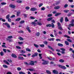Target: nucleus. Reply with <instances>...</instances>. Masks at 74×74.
<instances>
[{
	"label": "nucleus",
	"mask_w": 74,
	"mask_h": 74,
	"mask_svg": "<svg viewBox=\"0 0 74 74\" xmlns=\"http://www.w3.org/2000/svg\"><path fill=\"white\" fill-rule=\"evenodd\" d=\"M23 15L24 16L25 18H26L27 16L28 15L26 14H24Z\"/></svg>",
	"instance_id": "864d4df0"
},
{
	"label": "nucleus",
	"mask_w": 74,
	"mask_h": 74,
	"mask_svg": "<svg viewBox=\"0 0 74 74\" xmlns=\"http://www.w3.org/2000/svg\"><path fill=\"white\" fill-rule=\"evenodd\" d=\"M17 70H18V71H20V70H21V68L18 67L17 68Z\"/></svg>",
	"instance_id": "13d9d810"
},
{
	"label": "nucleus",
	"mask_w": 74,
	"mask_h": 74,
	"mask_svg": "<svg viewBox=\"0 0 74 74\" xmlns=\"http://www.w3.org/2000/svg\"><path fill=\"white\" fill-rule=\"evenodd\" d=\"M65 43L66 45H69V43L67 41H65Z\"/></svg>",
	"instance_id": "aec40b11"
},
{
	"label": "nucleus",
	"mask_w": 74,
	"mask_h": 74,
	"mask_svg": "<svg viewBox=\"0 0 74 74\" xmlns=\"http://www.w3.org/2000/svg\"><path fill=\"white\" fill-rule=\"evenodd\" d=\"M34 62L32 61L29 64V65H31V66H34Z\"/></svg>",
	"instance_id": "6e6552de"
},
{
	"label": "nucleus",
	"mask_w": 74,
	"mask_h": 74,
	"mask_svg": "<svg viewBox=\"0 0 74 74\" xmlns=\"http://www.w3.org/2000/svg\"><path fill=\"white\" fill-rule=\"evenodd\" d=\"M70 11V10H64V12H65V13H67Z\"/></svg>",
	"instance_id": "4be33fe9"
},
{
	"label": "nucleus",
	"mask_w": 74,
	"mask_h": 74,
	"mask_svg": "<svg viewBox=\"0 0 74 74\" xmlns=\"http://www.w3.org/2000/svg\"><path fill=\"white\" fill-rule=\"evenodd\" d=\"M30 18L31 19H35V18L32 16H31L30 17Z\"/></svg>",
	"instance_id": "69168bd1"
},
{
	"label": "nucleus",
	"mask_w": 74,
	"mask_h": 74,
	"mask_svg": "<svg viewBox=\"0 0 74 74\" xmlns=\"http://www.w3.org/2000/svg\"><path fill=\"white\" fill-rule=\"evenodd\" d=\"M45 10V8L44 7H43L41 8V10L42 11H44Z\"/></svg>",
	"instance_id": "603ef678"
},
{
	"label": "nucleus",
	"mask_w": 74,
	"mask_h": 74,
	"mask_svg": "<svg viewBox=\"0 0 74 74\" xmlns=\"http://www.w3.org/2000/svg\"><path fill=\"white\" fill-rule=\"evenodd\" d=\"M39 46H40V47H42V48H44V44H42V45H39Z\"/></svg>",
	"instance_id": "4c0bfd02"
},
{
	"label": "nucleus",
	"mask_w": 74,
	"mask_h": 74,
	"mask_svg": "<svg viewBox=\"0 0 74 74\" xmlns=\"http://www.w3.org/2000/svg\"><path fill=\"white\" fill-rule=\"evenodd\" d=\"M3 67H4V68H8V66L6 65H3Z\"/></svg>",
	"instance_id": "2f4dec72"
},
{
	"label": "nucleus",
	"mask_w": 74,
	"mask_h": 74,
	"mask_svg": "<svg viewBox=\"0 0 74 74\" xmlns=\"http://www.w3.org/2000/svg\"><path fill=\"white\" fill-rule=\"evenodd\" d=\"M24 64H25V65H27V66H28V65H29V64H28V63L26 62H24Z\"/></svg>",
	"instance_id": "37998d69"
},
{
	"label": "nucleus",
	"mask_w": 74,
	"mask_h": 74,
	"mask_svg": "<svg viewBox=\"0 0 74 74\" xmlns=\"http://www.w3.org/2000/svg\"><path fill=\"white\" fill-rule=\"evenodd\" d=\"M18 59L20 60H24V59H25V58H24L23 57L20 56L18 57Z\"/></svg>",
	"instance_id": "f8f14e48"
},
{
	"label": "nucleus",
	"mask_w": 74,
	"mask_h": 74,
	"mask_svg": "<svg viewBox=\"0 0 74 74\" xmlns=\"http://www.w3.org/2000/svg\"><path fill=\"white\" fill-rule=\"evenodd\" d=\"M54 34L56 37L57 36H58V35L57 34V33L56 32V31L55 30H54Z\"/></svg>",
	"instance_id": "ddd939ff"
},
{
	"label": "nucleus",
	"mask_w": 74,
	"mask_h": 74,
	"mask_svg": "<svg viewBox=\"0 0 74 74\" xmlns=\"http://www.w3.org/2000/svg\"><path fill=\"white\" fill-rule=\"evenodd\" d=\"M42 61H43V62L42 63V64L43 65L48 64V61L46 60H45L44 59H42Z\"/></svg>",
	"instance_id": "f03ea898"
},
{
	"label": "nucleus",
	"mask_w": 74,
	"mask_h": 74,
	"mask_svg": "<svg viewBox=\"0 0 74 74\" xmlns=\"http://www.w3.org/2000/svg\"><path fill=\"white\" fill-rule=\"evenodd\" d=\"M61 15V13H58L55 15V16H58V15Z\"/></svg>",
	"instance_id": "6ab92c4d"
},
{
	"label": "nucleus",
	"mask_w": 74,
	"mask_h": 74,
	"mask_svg": "<svg viewBox=\"0 0 74 74\" xmlns=\"http://www.w3.org/2000/svg\"><path fill=\"white\" fill-rule=\"evenodd\" d=\"M60 7V6H57L56 7H55L54 8V9L55 10H58L59 9Z\"/></svg>",
	"instance_id": "1a4fd4ad"
},
{
	"label": "nucleus",
	"mask_w": 74,
	"mask_h": 74,
	"mask_svg": "<svg viewBox=\"0 0 74 74\" xmlns=\"http://www.w3.org/2000/svg\"><path fill=\"white\" fill-rule=\"evenodd\" d=\"M63 36H64L65 37H66V38H70V37L68 36H67V35H65Z\"/></svg>",
	"instance_id": "b1692460"
},
{
	"label": "nucleus",
	"mask_w": 74,
	"mask_h": 74,
	"mask_svg": "<svg viewBox=\"0 0 74 74\" xmlns=\"http://www.w3.org/2000/svg\"><path fill=\"white\" fill-rule=\"evenodd\" d=\"M18 43L19 44H20V45H22V44H23V43L22 42H18Z\"/></svg>",
	"instance_id": "49530a36"
},
{
	"label": "nucleus",
	"mask_w": 74,
	"mask_h": 74,
	"mask_svg": "<svg viewBox=\"0 0 74 74\" xmlns=\"http://www.w3.org/2000/svg\"><path fill=\"white\" fill-rule=\"evenodd\" d=\"M37 24H38V25H39L40 26L42 25V24H41V23L38 22L37 23Z\"/></svg>",
	"instance_id": "4d7b16f0"
},
{
	"label": "nucleus",
	"mask_w": 74,
	"mask_h": 74,
	"mask_svg": "<svg viewBox=\"0 0 74 74\" xmlns=\"http://www.w3.org/2000/svg\"><path fill=\"white\" fill-rule=\"evenodd\" d=\"M12 57H13V58H17V56H16V55H15L14 54H12Z\"/></svg>",
	"instance_id": "2eb2a0df"
},
{
	"label": "nucleus",
	"mask_w": 74,
	"mask_h": 74,
	"mask_svg": "<svg viewBox=\"0 0 74 74\" xmlns=\"http://www.w3.org/2000/svg\"><path fill=\"white\" fill-rule=\"evenodd\" d=\"M53 74H58V71L56 70H54L53 71Z\"/></svg>",
	"instance_id": "0eeeda50"
},
{
	"label": "nucleus",
	"mask_w": 74,
	"mask_h": 74,
	"mask_svg": "<svg viewBox=\"0 0 74 74\" xmlns=\"http://www.w3.org/2000/svg\"><path fill=\"white\" fill-rule=\"evenodd\" d=\"M59 61L60 62H61V63H63V62H64V61L63 59L60 60H59Z\"/></svg>",
	"instance_id": "f704fd0d"
},
{
	"label": "nucleus",
	"mask_w": 74,
	"mask_h": 74,
	"mask_svg": "<svg viewBox=\"0 0 74 74\" xmlns=\"http://www.w3.org/2000/svg\"><path fill=\"white\" fill-rule=\"evenodd\" d=\"M40 34L39 32H38L36 34L37 36H40Z\"/></svg>",
	"instance_id": "bf43d9fd"
},
{
	"label": "nucleus",
	"mask_w": 74,
	"mask_h": 74,
	"mask_svg": "<svg viewBox=\"0 0 74 74\" xmlns=\"http://www.w3.org/2000/svg\"><path fill=\"white\" fill-rule=\"evenodd\" d=\"M71 15H72V13H68L67 16H71Z\"/></svg>",
	"instance_id": "58836bf2"
},
{
	"label": "nucleus",
	"mask_w": 74,
	"mask_h": 74,
	"mask_svg": "<svg viewBox=\"0 0 74 74\" xmlns=\"http://www.w3.org/2000/svg\"><path fill=\"white\" fill-rule=\"evenodd\" d=\"M34 47H36V48H38V47H39L38 45H36L35 44H34Z\"/></svg>",
	"instance_id": "72a5a7b5"
},
{
	"label": "nucleus",
	"mask_w": 74,
	"mask_h": 74,
	"mask_svg": "<svg viewBox=\"0 0 74 74\" xmlns=\"http://www.w3.org/2000/svg\"><path fill=\"white\" fill-rule=\"evenodd\" d=\"M9 7L12 8H15V6L12 4L10 5H9Z\"/></svg>",
	"instance_id": "423d86ee"
},
{
	"label": "nucleus",
	"mask_w": 74,
	"mask_h": 74,
	"mask_svg": "<svg viewBox=\"0 0 74 74\" xmlns=\"http://www.w3.org/2000/svg\"><path fill=\"white\" fill-rule=\"evenodd\" d=\"M6 18L7 19H9L10 18V15L8 14L7 16H6Z\"/></svg>",
	"instance_id": "c85d7f7f"
},
{
	"label": "nucleus",
	"mask_w": 74,
	"mask_h": 74,
	"mask_svg": "<svg viewBox=\"0 0 74 74\" xmlns=\"http://www.w3.org/2000/svg\"><path fill=\"white\" fill-rule=\"evenodd\" d=\"M19 74H25V73L23 72H19Z\"/></svg>",
	"instance_id": "8fccbe9b"
},
{
	"label": "nucleus",
	"mask_w": 74,
	"mask_h": 74,
	"mask_svg": "<svg viewBox=\"0 0 74 74\" xmlns=\"http://www.w3.org/2000/svg\"><path fill=\"white\" fill-rule=\"evenodd\" d=\"M46 72H47V73L48 74H51V72L50 71H49L48 70H47Z\"/></svg>",
	"instance_id": "bb28decb"
},
{
	"label": "nucleus",
	"mask_w": 74,
	"mask_h": 74,
	"mask_svg": "<svg viewBox=\"0 0 74 74\" xmlns=\"http://www.w3.org/2000/svg\"><path fill=\"white\" fill-rule=\"evenodd\" d=\"M12 38V36H9L8 37V38H7L6 40H8V38Z\"/></svg>",
	"instance_id": "f3484780"
},
{
	"label": "nucleus",
	"mask_w": 74,
	"mask_h": 74,
	"mask_svg": "<svg viewBox=\"0 0 74 74\" xmlns=\"http://www.w3.org/2000/svg\"><path fill=\"white\" fill-rule=\"evenodd\" d=\"M16 2L18 3H22V1H21L19 0L17 1H16Z\"/></svg>",
	"instance_id": "79ce46f5"
},
{
	"label": "nucleus",
	"mask_w": 74,
	"mask_h": 74,
	"mask_svg": "<svg viewBox=\"0 0 74 74\" xmlns=\"http://www.w3.org/2000/svg\"><path fill=\"white\" fill-rule=\"evenodd\" d=\"M0 54L1 56H3L4 55V52L1 51L0 53Z\"/></svg>",
	"instance_id": "ea45409f"
},
{
	"label": "nucleus",
	"mask_w": 74,
	"mask_h": 74,
	"mask_svg": "<svg viewBox=\"0 0 74 74\" xmlns=\"http://www.w3.org/2000/svg\"><path fill=\"white\" fill-rule=\"evenodd\" d=\"M21 14V12H18L17 13V16H19V14Z\"/></svg>",
	"instance_id": "e433bc0d"
},
{
	"label": "nucleus",
	"mask_w": 74,
	"mask_h": 74,
	"mask_svg": "<svg viewBox=\"0 0 74 74\" xmlns=\"http://www.w3.org/2000/svg\"><path fill=\"white\" fill-rule=\"evenodd\" d=\"M65 19L66 22H67L69 21V20H68V18H67V17L65 18Z\"/></svg>",
	"instance_id": "a19ab883"
},
{
	"label": "nucleus",
	"mask_w": 74,
	"mask_h": 74,
	"mask_svg": "<svg viewBox=\"0 0 74 74\" xmlns=\"http://www.w3.org/2000/svg\"><path fill=\"white\" fill-rule=\"evenodd\" d=\"M59 67L60 68H61V69H64V70H65V69H67V68H66V67L65 66H62L61 65H59Z\"/></svg>",
	"instance_id": "39448f33"
},
{
	"label": "nucleus",
	"mask_w": 74,
	"mask_h": 74,
	"mask_svg": "<svg viewBox=\"0 0 74 74\" xmlns=\"http://www.w3.org/2000/svg\"><path fill=\"white\" fill-rule=\"evenodd\" d=\"M3 51L5 53V52H7V50H6V49H3Z\"/></svg>",
	"instance_id": "338daca9"
},
{
	"label": "nucleus",
	"mask_w": 74,
	"mask_h": 74,
	"mask_svg": "<svg viewBox=\"0 0 74 74\" xmlns=\"http://www.w3.org/2000/svg\"><path fill=\"white\" fill-rule=\"evenodd\" d=\"M3 25H5L6 26H7L8 29H10V28H11L10 25V24L8 23H3Z\"/></svg>",
	"instance_id": "7ed1b4c3"
},
{
	"label": "nucleus",
	"mask_w": 74,
	"mask_h": 74,
	"mask_svg": "<svg viewBox=\"0 0 74 74\" xmlns=\"http://www.w3.org/2000/svg\"><path fill=\"white\" fill-rule=\"evenodd\" d=\"M42 5H43L42 3H40V4L39 5V7H41V6H42Z\"/></svg>",
	"instance_id": "0e129e2a"
},
{
	"label": "nucleus",
	"mask_w": 74,
	"mask_h": 74,
	"mask_svg": "<svg viewBox=\"0 0 74 74\" xmlns=\"http://www.w3.org/2000/svg\"><path fill=\"white\" fill-rule=\"evenodd\" d=\"M18 39H20V40H21V41L23 40V39L21 37L18 38Z\"/></svg>",
	"instance_id": "c03bdc74"
},
{
	"label": "nucleus",
	"mask_w": 74,
	"mask_h": 74,
	"mask_svg": "<svg viewBox=\"0 0 74 74\" xmlns=\"http://www.w3.org/2000/svg\"><path fill=\"white\" fill-rule=\"evenodd\" d=\"M58 45L60 47H63V45L61 43H58Z\"/></svg>",
	"instance_id": "412c9836"
},
{
	"label": "nucleus",
	"mask_w": 74,
	"mask_h": 74,
	"mask_svg": "<svg viewBox=\"0 0 74 74\" xmlns=\"http://www.w3.org/2000/svg\"><path fill=\"white\" fill-rule=\"evenodd\" d=\"M58 27L60 30H63V29L61 27H60V26H58Z\"/></svg>",
	"instance_id": "c9c22d12"
},
{
	"label": "nucleus",
	"mask_w": 74,
	"mask_h": 74,
	"mask_svg": "<svg viewBox=\"0 0 74 74\" xmlns=\"http://www.w3.org/2000/svg\"><path fill=\"white\" fill-rule=\"evenodd\" d=\"M54 40L55 38H49L47 40L48 41H53Z\"/></svg>",
	"instance_id": "9d476101"
},
{
	"label": "nucleus",
	"mask_w": 74,
	"mask_h": 74,
	"mask_svg": "<svg viewBox=\"0 0 74 74\" xmlns=\"http://www.w3.org/2000/svg\"><path fill=\"white\" fill-rule=\"evenodd\" d=\"M7 74H12V73L10 72H8L7 73Z\"/></svg>",
	"instance_id": "774afa93"
},
{
	"label": "nucleus",
	"mask_w": 74,
	"mask_h": 74,
	"mask_svg": "<svg viewBox=\"0 0 74 74\" xmlns=\"http://www.w3.org/2000/svg\"><path fill=\"white\" fill-rule=\"evenodd\" d=\"M7 60V61H8V62H10V63L12 62V61L11 60Z\"/></svg>",
	"instance_id": "680f3d73"
},
{
	"label": "nucleus",
	"mask_w": 74,
	"mask_h": 74,
	"mask_svg": "<svg viewBox=\"0 0 74 74\" xmlns=\"http://www.w3.org/2000/svg\"><path fill=\"white\" fill-rule=\"evenodd\" d=\"M20 53L23 54L25 53V51L24 50H21L20 51Z\"/></svg>",
	"instance_id": "c756f323"
},
{
	"label": "nucleus",
	"mask_w": 74,
	"mask_h": 74,
	"mask_svg": "<svg viewBox=\"0 0 74 74\" xmlns=\"http://www.w3.org/2000/svg\"><path fill=\"white\" fill-rule=\"evenodd\" d=\"M3 62H5V63H6V64H8V65H10V64H9L8 62L7 61H6L5 60L3 61Z\"/></svg>",
	"instance_id": "5701e85b"
},
{
	"label": "nucleus",
	"mask_w": 74,
	"mask_h": 74,
	"mask_svg": "<svg viewBox=\"0 0 74 74\" xmlns=\"http://www.w3.org/2000/svg\"><path fill=\"white\" fill-rule=\"evenodd\" d=\"M21 18H18L15 20L16 21H19L21 19Z\"/></svg>",
	"instance_id": "cd10ccee"
},
{
	"label": "nucleus",
	"mask_w": 74,
	"mask_h": 74,
	"mask_svg": "<svg viewBox=\"0 0 74 74\" xmlns=\"http://www.w3.org/2000/svg\"><path fill=\"white\" fill-rule=\"evenodd\" d=\"M52 16V14H49L47 15L48 17H50Z\"/></svg>",
	"instance_id": "a18cd8bd"
},
{
	"label": "nucleus",
	"mask_w": 74,
	"mask_h": 74,
	"mask_svg": "<svg viewBox=\"0 0 74 74\" xmlns=\"http://www.w3.org/2000/svg\"><path fill=\"white\" fill-rule=\"evenodd\" d=\"M66 40L67 41H69V42H72V40H71L70 39H66Z\"/></svg>",
	"instance_id": "473e14b6"
},
{
	"label": "nucleus",
	"mask_w": 74,
	"mask_h": 74,
	"mask_svg": "<svg viewBox=\"0 0 74 74\" xmlns=\"http://www.w3.org/2000/svg\"><path fill=\"white\" fill-rule=\"evenodd\" d=\"M24 23H25V21L24 20L22 21L19 22L20 24H23Z\"/></svg>",
	"instance_id": "a211bd4d"
},
{
	"label": "nucleus",
	"mask_w": 74,
	"mask_h": 74,
	"mask_svg": "<svg viewBox=\"0 0 74 74\" xmlns=\"http://www.w3.org/2000/svg\"><path fill=\"white\" fill-rule=\"evenodd\" d=\"M36 10H37V9H36V8H32L31 9V11H36Z\"/></svg>",
	"instance_id": "9b49d317"
},
{
	"label": "nucleus",
	"mask_w": 74,
	"mask_h": 74,
	"mask_svg": "<svg viewBox=\"0 0 74 74\" xmlns=\"http://www.w3.org/2000/svg\"><path fill=\"white\" fill-rule=\"evenodd\" d=\"M68 7V4H65L64 5V8H67Z\"/></svg>",
	"instance_id": "de8ad7c7"
},
{
	"label": "nucleus",
	"mask_w": 74,
	"mask_h": 74,
	"mask_svg": "<svg viewBox=\"0 0 74 74\" xmlns=\"http://www.w3.org/2000/svg\"><path fill=\"white\" fill-rule=\"evenodd\" d=\"M1 4L2 5H5L7 4V3H5V2L1 3Z\"/></svg>",
	"instance_id": "09e8293b"
},
{
	"label": "nucleus",
	"mask_w": 74,
	"mask_h": 74,
	"mask_svg": "<svg viewBox=\"0 0 74 74\" xmlns=\"http://www.w3.org/2000/svg\"><path fill=\"white\" fill-rule=\"evenodd\" d=\"M16 48L17 49H21V47L19 46H16Z\"/></svg>",
	"instance_id": "6e6d98bb"
},
{
	"label": "nucleus",
	"mask_w": 74,
	"mask_h": 74,
	"mask_svg": "<svg viewBox=\"0 0 74 74\" xmlns=\"http://www.w3.org/2000/svg\"><path fill=\"white\" fill-rule=\"evenodd\" d=\"M29 71H34V69H28Z\"/></svg>",
	"instance_id": "052dcab7"
},
{
	"label": "nucleus",
	"mask_w": 74,
	"mask_h": 74,
	"mask_svg": "<svg viewBox=\"0 0 74 74\" xmlns=\"http://www.w3.org/2000/svg\"><path fill=\"white\" fill-rule=\"evenodd\" d=\"M8 21L9 22H11V19L10 18H8Z\"/></svg>",
	"instance_id": "e2e57ef3"
},
{
	"label": "nucleus",
	"mask_w": 74,
	"mask_h": 74,
	"mask_svg": "<svg viewBox=\"0 0 74 74\" xmlns=\"http://www.w3.org/2000/svg\"><path fill=\"white\" fill-rule=\"evenodd\" d=\"M31 23H32V25H34V26H36V23L34 22Z\"/></svg>",
	"instance_id": "a878e982"
},
{
	"label": "nucleus",
	"mask_w": 74,
	"mask_h": 74,
	"mask_svg": "<svg viewBox=\"0 0 74 74\" xmlns=\"http://www.w3.org/2000/svg\"><path fill=\"white\" fill-rule=\"evenodd\" d=\"M27 30L29 31V32L30 33L31 32V31H30V28H29V27H27Z\"/></svg>",
	"instance_id": "dca6fc26"
},
{
	"label": "nucleus",
	"mask_w": 74,
	"mask_h": 74,
	"mask_svg": "<svg viewBox=\"0 0 74 74\" xmlns=\"http://www.w3.org/2000/svg\"><path fill=\"white\" fill-rule=\"evenodd\" d=\"M47 27H52V28L55 27V25L53 24V23H52L51 24H49L48 25H46Z\"/></svg>",
	"instance_id": "f257e3e1"
},
{
	"label": "nucleus",
	"mask_w": 74,
	"mask_h": 74,
	"mask_svg": "<svg viewBox=\"0 0 74 74\" xmlns=\"http://www.w3.org/2000/svg\"><path fill=\"white\" fill-rule=\"evenodd\" d=\"M25 9L27 10H29V9H30V7H29V6L26 7L25 8Z\"/></svg>",
	"instance_id": "5fc2aeb1"
},
{
	"label": "nucleus",
	"mask_w": 74,
	"mask_h": 74,
	"mask_svg": "<svg viewBox=\"0 0 74 74\" xmlns=\"http://www.w3.org/2000/svg\"><path fill=\"white\" fill-rule=\"evenodd\" d=\"M63 18L62 17L60 19V22L62 23L63 22Z\"/></svg>",
	"instance_id": "7c9ffc66"
},
{
	"label": "nucleus",
	"mask_w": 74,
	"mask_h": 74,
	"mask_svg": "<svg viewBox=\"0 0 74 74\" xmlns=\"http://www.w3.org/2000/svg\"><path fill=\"white\" fill-rule=\"evenodd\" d=\"M44 44H46V45H47L48 42H47V41H45L44 42Z\"/></svg>",
	"instance_id": "3c124183"
},
{
	"label": "nucleus",
	"mask_w": 74,
	"mask_h": 74,
	"mask_svg": "<svg viewBox=\"0 0 74 74\" xmlns=\"http://www.w3.org/2000/svg\"><path fill=\"white\" fill-rule=\"evenodd\" d=\"M26 51H28V52H31V50L30 49L27 48L26 49Z\"/></svg>",
	"instance_id": "393cba45"
},
{
	"label": "nucleus",
	"mask_w": 74,
	"mask_h": 74,
	"mask_svg": "<svg viewBox=\"0 0 74 74\" xmlns=\"http://www.w3.org/2000/svg\"><path fill=\"white\" fill-rule=\"evenodd\" d=\"M60 49L62 51H61V53H62V54H65V51H66V49H64L63 48H61Z\"/></svg>",
	"instance_id": "20e7f679"
},
{
	"label": "nucleus",
	"mask_w": 74,
	"mask_h": 74,
	"mask_svg": "<svg viewBox=\"0 0 74 74\" xmlns=\"http://www.w3.org/2000/svg\"><path fill=\"white\" fill-rule=\"evenodd\" d=\"M53 19V18L52 17H50V18H48L47 19V21H51Z\"/></svg>",
	"instance_id": "4468645a"
}]
</instances>
